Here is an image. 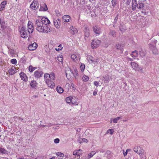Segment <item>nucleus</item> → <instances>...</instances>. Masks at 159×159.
I'll return each instance as SVG.
<instances>
[{"instance_id":"1","label":"nucleus","mask_w":159,"mask_h":159,"mask_svg":"<svg viewBox=\"0 0 159 159\" xmlns=\"http://www.w3.org/2000/svg\"><path fill=\"white\" fill-rule=\"evenodd\" d=\"M35 25L36 30L39 32L48 33L50 31V28L47 25H44L39 19H36Z\"/></svg>"},{"instance_id":"2","label":"nucleus","mask_w":159,"mask_h":159,"mask_svg":"<svg viewBox=\"0 0 159 159\" xmlns=\"http://www.w3.org/2000/svg\"><path fill=\"white\" fill-rule=\"evenodd\" d=\"M100 40L97 39H94L92 42L91 47L93 49L96 48L100 45Z\"/></svg>"},{"instance_id":"3","label":"nucleus","mask_w":159,"mask_h":159,"mask_svg":"<svg viewBox=\"0 0 159 159\" xmlns=\"http://www.w3.org/2000/svg\"><path fill=\"white\" fill-rule=\"evenodd\" d=\"M20 35L21 37L25 38L27 36V33L26 30V28L23 26L19 29Z\"/></svg>"},{"instance_id":"4","label":"nucleus","mask_w":159,"mask_h":159,"mask_svg":"<svg viewBox=\"0 0 159 159\" xmlns=\"http://www.w3.org/2000/svg\"><path fill=\"white\" fill-rule=\"evenodd\" d=\"M39 7V3L37 1H34L30 6V8L32 9L35 10L37 9Z\"/></svg>"},{"instance_id":"5","label":"nucleus","mask_w":159,"mask_h":159,"mask_svg":"<svg viewBox=\"0 0 159 159\" xmlns=\"http://www.w3.org/2000/svg\"><path fill=\"white\" fill-rule=\"evenodd\" d=\"M34 30L33 25L32 22L29 21L28 24V31L29 33H32Z\"/></svg>"},{"instance_id":"6","label":"nucleus","mask_w":159,"mask_h":159,"mask_svg":"<svg viewBox=\"0 0 159 159\" xmlns=\"http://www.w3.org/2000/svg\"><path fill=\"white\" fill-rule=\"evenodd\" d=\"M37 47L38 44L34 42L28 46V49L30 51H34L37 48Z\"/></svg>"},{"instance_id":"7","label":"nucleus","mask_w":159,"mask_h":159,"mask_svg":"<svg viewBox=\"0 0 159 159\" xmlns=\"http://www.w3.org/2000/svg\"><path fill=\"white\" fill-rule=\"evenodd\" d=\"M39 20L41 21V22L44 25H47L49 24L50 23V20L46 17H42L41 18V20L40 18Z\"/></svg>"},{"instance_id":"8","label":"nucleus","mask_w":159,"mask_h":159,"mask_svg":"<svg viewBox=\"0 0 159 159\" xmlns=\"http://www.w3.org/2000/svg\"><path fill=\"white\" fill-rule=\"evenodd\" d=\"M93 29L94 33L96 34L97 36L99 35L101 33L100 28L97 26H95L93 27Z\"/></svg>"},{"instance_id":"9","label":"nucleus","mask_w":159,"mask_h":159,"mask_svg":"<svg viewBox=\"0 0 159 159\" xmlns=\"http://www.w3.org/2000/svg\"><path fill=\"white\" fill-rule=\"evenodd\" d=\"M45 82L48 85V87L51 88H53L55 87V85L54 83L49 79H46Z\"/></svg>"},{"instance_id":"10","label":"nucleus","mask_w":159,"mask_h":159,"mask_svg":"<svg viewBox=\"0 0 159 159\" xmlns=\"http://www.w3.org/2000/svg\"><path fill=\"white\" fill-rule=\"evenodd\" d=\"M68 32L72 34H75L78 33V30L73 26H70L68 30Z\"/></svg>"},{"instance_id":"11","label":"nucleus","mask_w":159,"mask_h":159,"mask_svg":"<svg viewBox=\"0 0 159 159\" xmlns=\"http://www.w3.org/2000/svg\"><path fill=\"white\" fill-rule=\"evenodd\" d=\"M54 25L57 28H60L61 25V20L59 19H55L53 20Z\"/></svg>"},{"instance_id":"12","label":"nucleus","mask_w":159,"mask_h":159,"mask_svg":"<svg viewBox=\"0 0 159 159\" xmlns=\"http://www.w3.org/2000/svg\"><path fill=\"white\" fill-rule=\"evenodd\" d=\"M71 58L74 61L77 62L80 60L78 55L75 54H73L71 55Z\"/></svg>"},{"instance_id":"13","label":"nucleus","mask_w":159,"mask_h":159,"mask_svg":"<svg viewBox=\"0 0 159 159\" xmlns=\"http://www.w3.org/2000/svg\"><path fill=\"white\" fill-rule=\"evenodd\" d=\"M20 77L21 79L25 82H27L28 81V78L26 75L23 72L20 73Z\"/></svg>"},{"instance_id":"14","label":"nucleus","mask_w":159,"mask_h":159,"mask_svg":"<svg viewBox=\"0 0 159 159\" xmlns=\"http://www.w3.org/2000/svg\"><path fill=\"white\" fill-rule=\"evenodd\" d=\"M48 10V7L47 5L45 3H43L40 6V8L39 9V11H46Z\"/></svg>"},{"instance_id":"15","label":"nucleus","mask_w":159,"mask_h":159,"mask_svg":"<svg viewBox=\"0 0 159 159\" xmlns=\"http://www.w3.org/2000/svg\"><path fill=\"white\" fill-rule=\"evenodd\" d=\"M43 72L41 71H36L34 72V75L36 78H39L43 75Z\"/></svg>"},{"instance_id":"16","label":"nucleus","mask_w":159,"mask_h":159,"mask_svg":"<svg viewBox=\"0 0 159 159\" xmlns=\"http://www.w3.org/2000/svg\"><path fill=\"white\" fill-rule=\"evenodd\" d=\"M71 102L72 104H75L76 105H78V99L77 98L74 96H71Z\"/></svg>"},{"instance_id":"17","label":"nucleus","mask_w":159,"mask_h":159,"mask_svg":"<svg viewBox=\"0 0 159 159\" xmlns=\"http://www.w3.org/2000/svg\"><path fill=\"white\" fill-rule=\"evenodd\" d=\"M7 3L6 1L2 2L0 4V11H2L5 8Z\"/></svg>"},{"instance_id":"18","label":"nucleus","mask_w":159,"mask_h":159,"mask_svg":"<svg viewBox=\"0 0 159 159\" xmlns=\"http://www.w3.org/2000/svg\"><path fill=\"white\" fill-rule=\"evenodd\" d=\"M85 36L88 37L90 35L89 30L88 27H86L85 28L84 30Z\"/></svg>"},{"instance_id":"19","label":"nucleus","mask_w":159,"mask_h":159,"mask_svg":"<svg viewBox=\"0 0 159 159\" xmlns=\"http://www.w3.org/2000/svg\"><path fill=\"white\" fill-rule=\"evenodd\" d=\"M62 19L64 22H68L70 21V17L69 15H65L62 17Z\"/></svg>"},{"instance_id":"20","label":"nucleus","mask_w":159,"mask_h":159,"mask_svg":"<svg viewBox=\"0 0 159 159\" xmlns=\"http://www.w3.org/2000/svg\"><path fill=\"white\" fill-rule=\"evenodd\" d=\"M30 85L32 88H35L37 87L38 84L36 81L33 80L31 82Z\"/></svg>"},{"instance_id":"21","label":"nucleus","mask_w":159,"mask_h":159,"mask_svg":"<svg viewBox=\"0 0 159 159\" xmlns=\"http://www.w3.org/2000/svg\"><path fill=\"white\" fill-rule=\"evenodd\" d=\"M15 68L14 67H12L11 68L9 69L8 72L11 75H13L15 74Z\"/></svg>"},{"instance_id":"22","label":"nucleus","mask_w":159,"mask_h":159,"mask_svg":"<svg viewBox=\"0 0 159 159\" xmlns=\"http://www.w3.org/2000/svg\"><path fill=\"white\" fill-rule=\"evenodd\" d=\"M70 72L71 73V75H73L75 78H76L78 76V71L76 69H74V71L72 72H71V70H70Z\"/></svg>"},{"instance_id":"23","label":"nucleus","mask_w":159,"mask_h":159,"mask_svg":"<svg viewBox=\"0 0 159 159\" xmlns=\"http://www.w3.org/2000/svg\"><path fill=\"white\" fill-rule=\"evenodd\" d=\"M132 7H133V10H135V8L136 7L138 6V4H137L136 2V0H132Z\"/></svg>"},{"instance_id":"24","label":"nucleus","mask_w":159,"mask_h":159,"mask_svg":"<svg viewBox=\"0 0 159 159\" xmlns=\"http://www.w3.org/2000/svg\"><path fill=\"white\" fill-rule=\"evenodd\" d=\"M141 156L142 158L145 159L146 158L145 153L144 152V150L143 149L141 150L140 151V157Z\"/></svg>"},{"instance_id":"25","label":"nucleus","mask_w":159,"mask_h":159,"mask_svg":"<svg viewBox=\"0 0 159 159\" xmlns=\"http://www.w3.org/2000/svg\"><path fill=\"white\" fill-rule=\"evenodd\" d=\"M138 52L137 51H133L131 54V56L134 59L138 57Z\"/></svg>"},{"instance_id":"26","label":"nucleus","mask_w":159,"mask_h":159,"mask_svg":"<svg viewBox=\"0 0 159 159\" xmlns=\"http://www.w3.org/2000/svg\"><path fill=\"white\" fill-rule=\"evenodd\" d=\"M81 153V150L80 149L75 150L73 152V155H75L80 156Z\"/></svg>"},{"instance_id":"27","label":"nucleus","mask_w":159,"mask_h":159,"mask_svg":"<svg viewBox=\"0 0 159 159\" xmlns=\"http://www.w3.org/2000/svg\"><path fill=\"white\" fill-rule=\"evenodd\" d=\"M57 91L60 93H61L63 92V89L62 88L59 86H58L57 88Z\"/></svg>"},{"instance_id":"28","label":"nucleus","mask_w":159,"mask_h":159,"mask_svg":"<svg viewBox=\"0 0 159 159\" xmlns=\"http://www.w3.org/2000/svg\"><path fill=\"white\" fill-rule=\"evenodd\" d=\"M103 79L102 80L104 81L105 83H108L110 80V78L109 76H105L103 77Z\"/></svg>"},{"instance_id":"29","label":"nucleus","mask_w":159,"mask_h":159,"mask_svg":"<svg viewBox=\"0 0 159 159\" xmlns=\"http://www.w3.org/2000/svg\"><path fill=\"white\" fill-rule=\"evenodd\" d=\"M49 78L50 79L52 80H54L55 78V74L53 72H52L49 74Z\"/></svg>"},{"instance_id":"30","label":"nucleus","mask_w":159,"mask_h":159,"mask_svg":"<svg viewBox=\"0 0 159 159\" xmlns=\"http://www.w3.org/2000/svg\"><path fill=\"white\" fill-rule=\"evenodd\" d=\"M0 152L1 153H3V154H7L8 152L6 150H5L3 148H2L0 147Z\"/></svg>"},{"instance_id":"31","label":"nucleus","mask_w":159,"mask_h":159,"mask_svg":"<svg viewBox=\"0 0 159 159\" xmlns=\"http://www.w3.org/2000/svg\"><path fill=\"white\" fill-rule=\"evenodd\" d=\"M36 68V67H33L32 66H30L29 67V70L30 72H32Z\"/></svg>"},{"instance_id":"32","label":"nucleus","mask_w":159,"mask_h":159,"mask_svg":"<svg viewBox=\"0 0 159 159\" xmlns=\"http://www.w3.org/2000/svg\"><path fill=\"white\" fill-rule=\"evenodd\" d=\"M131 65L133 69H135L138 66V64L134 62H131Z\"/></svg>"},{"instance_id":"33","label":"nucleus","mask_w":159,"mask_h":159,"mask_svg":"<svg viewBox=\"0 0 159 159\" xmlns=\"http://www.w3.org/2000/svg\"><path fill=\"white\" fill-rule=\"evenodd\" d=\"M96 153V152L95 151H93L91 152L88 155V158H90L92 157Z\"/></svg>"},{"instance_id":"34","label":"nucleus","mask_w":159,"mask_h":159,"mask_svg":"<svg viewBox=\"0 0 159 159\" xmlns=\"http://www.w3.org/2000/svg\"><path fill=\"white\" fill-rule=\"evenodd\" d=\"M83 79L84 81L86 82L89 80V78L87 76L84 75L83 76Z\"/></svg>"},{"instance_id":"35","label":"nucleus","mask_w":159,"mask_h":159,"mask_svg":"<svg viewBox=\"0 0 159 159\" xmlns=\"http://www.w3.org/2000/svg\"><path fill=\"white\" fill-rule=\"evenodd\" d=\"M94 58L92 56H89L88 58V60L90 63H93Z\"/></svg>"},{"instance_id":"36","label":"nucleus","mask_w":159,"mask_h":159,"mask_svg":"<svg viewBox=\"0 0 159 159\" xmlns=\"http://www.w3.org/2000/svg\"><path fill=\"white\" fill-rule=\"evenodd\" d=\"M71 96H70L67 97L66 98V101L68 103H70L71 102Z\"/></svg>"},{"instance_id":"37","label":"nucleus","mask_w":159,"mask_h":159,"mask_svg":"<svg viewBox=\"0 0 159 159\" xmlns=\"http://www.w3.org/2000/svg\"><path fill=\"white\" fill-rule=\"evenodd\" d=\"M58 48H56L55 50L56 51H61L62 50L63 48V47L62 46V45L61 44L59 45L58 46Z\"/></svg>"},{"instance_id":"38","label":"nucleus","mask_w":159,"mask_h":159,"mask_svg":"<svg viewBox=\"0 0 159 159\" xmlns=\"http://www.w3.org/2000/svg\"><path fill=\"white\" fill-rule=\"evenodd\" d=\"M85 68V66L84 64H81L80 66V69L82 71H83Z\"/></svg>"},{"instance_id":"39","label":"nucleus","mask_w":159,"mask_h":159,"mask_svg":"<svg viewBox=\"0 0 159 159\" xmlns=\"http://www.w3.org/2000/svg\"><path fill=\"white\" fill-rule=\"evenodd\" d=\"M49 77V74L48 73H46L45 74H44V81H46V79H49L48 77Z\"/></svg>"},{"instance_id":"40","label":"nucleus","mask_w":159,"mask_h":159,"mask_svg":"<svg viewBox=\"0 0 159 159\" xmlns=\"http://www.w3.org/2000/svg\"><path fill=\"white\" fill-rule=\"evenodd\" d=\"M117 0H112L111 1V4L112 6L114 7L115 6L117 3Z\"/></svg>"},{"instance_id":"41","label":"nucleus","mask_w":159,"mask_h":159,"mask_svg":"<svg viewBox=\"0 0 159 159\" xmlns=\"http://www.w3.org/2000/svg\"><path fill=\"white\" fill-rule=\"evenodd\" d=\"M114 131V130L112 129H109L107 130V133L110 134L112 135L113 134Z\"/></svg>"},{"instance_id":"42","label":"nucleus","mask_w":159,"mask_h":159,"mask_svg":"<svg viewBox=\"0 0 159 159\" xmlns=\"http://www.w3.org/2000/svg\"><path fill=\"white\" fill-rule=\"evenodd\" d=\"M120 118V117H118L116 118L113 119V122L115 123H116L118 122V121L119 120Z\"/></svg>"},{"instance_id":"43","label":"nucleus","mask_w":159,"mask_h":159,"mask_svg":"<svg viewBox=\"0 0 159 159\" xmlns=\"http://www.w3.org/2000/svg\"><path fill=\"white\" fill-rule=\"evenodd\" d=\"M11 62L13 64H16L17 63V61L16 59H13L11 60Z\"/></svg>"},{"instance_id":"44","label":"nucleus","mask_w":159,"mask_h":159,"mask_svg":"<svg viewBox=\"0 0 159 159\" xmlns=\"http://www.w3.org/2000/svg\"><path fill=\"white\" fill-rule=\"evenodd\" d=\"M56 155L62 157H63L64 156V154L60 152H57L56 153Z\"/></svg>"},{"instance_id":"45","label":"nucleus","mask_w":159,"mask_h":159,"mask_svg":"<svg viewBox=\"0 0 159 159\" xmlns=\"http://www.w3.org/2000/svg\"><path fill=\"white\" fill-rule=\"evenodd\" d=\"M141 12L143 15H147L148 13L146 12V11L143 9L141 11Z\"/></svg>"},{"instance_id":"46","label":"nucleus","mask_w":159,"mask_h":159,"mask_svg":"<svg viewBox=\"0 0 159 159\" xmlns=\"http://www.w3.org/2000/svg\"><path fill=\"white\" fill-rule=\"evenodd\" d=\"M70 73H69L68 74L67 73H66V76L68 80H70V79L71 78V75H69Z\"/></svg>"},{"instance_id":"47","label":"nucleus","mask_w":159,"mask_h":159,"mask_svg":"<svg viewBox=\"0 0 159 159\" xmlns=\"http://www.w3.org/2000/svg\"><path fill=\"white\" fill-rule=\"evenodd\" d=\"M94 84L97 87H98L99 85V82L97 81H94L93 82Z\"/></svg>"},{"instance_id":"48","label":"nucleus","mask_w":159,"mask_h":159,"mask_svg":"<svg viewBox=\"0 0 159 159\" xmlns=\"http://www.w3.org/2000/svg\"><path fill=\"white\" fill-rule=\"evenodd\" d=\"M134 152L138 154L139 152L138 147H134Z\"/></svg>"},{"instance_id":"49","label":"nucleus","mask_w":159,"mask_h":159,"mask_svg":"<svg viewBox=\"0 0 159 159\" xmlns=\"http://www.w3.org/2000/svg\"><path fill=\"white\" fill-rule=\"evenodd\" d=\"M54 141L55 143H57L59 142L60 140L59 139L57 138L54 139Z\"/></svg>"},{"instance_id":"50","label":"nucleus","mask_w":159,"mask_h":159,"mask_svg":"<svg viewBox=\"0 0 159 159\" xmlns=\"http://www.w3.org/2000/svg\"><path fill=\"white\" fill-rule=\"evenodd\" d=\"M57 60L61 62L63 61V59L62 57H58Z\"/></svg>"},{"instance_id":"51","label":"nucleus","mask_w":159,"mask_h":159,"mask_svg":"<svg viewBox=\"0 0 159 159\" xmlns=\"http://www.w3.org/2000/svg\"><path fill=\"white\" fill-rule=\"evenodd\" d=\"M121 45L120 44H116V48L117 49H120L121 48Z\"/></svg>"},{"instance_id":"52","label":"nucleus","mask_w":159,"mask_h":159,"mask_svg":"<svg viewBox=\"0 0 159 159\" xmlns=\"http://www.w3.org/2000/svg\"><path fill=\"white\" fill-rule=\"evenodd\" d=\"M110 34L111 35L113 36L114 37L115 36V32L114 31H111L110 33Z\"/></svg>"},{"instance_id":"53","label":"nucleus","mask_w":159,"mask_h":159,"mask_svg":"<svg viewBox=\"0 0 159 159\" xmlns=\"http://www.w3.org/2000/svg\"><path fill=\"white\" fill-rule=\"evenodd\" d=\"M98 62V60L97 57L96 58H94L93 60V63H95L96 62Z\"/></svg>"},{"instance_id":"54","label":"nucleus","mask_w":159,"mask_h":159,"mask_svg":"<svg viewBox=\"0 0 159 159\" xmlns=\"http://www.w3.org/2000/svg\"><path fill=\"white\" fill-rule=\"evenodd\" d=\"M82 141L84 142H86V143H87L88 142V140L86 139H85V138H83L82 139Z\"/></svg>"},{"instance_id":"55","label":"nucleus","mask_w":159,"mask_h":159,"mask_svg":"<svg viewBox=\"0 0 159 159\" xmlns=\"http://www.w3.org/2000/svg\"><path fill=\"white\" fill-rule=\"evenodd\" d=\"M144 7V4L142 3H140V9L143 8Z\"/></svg>"},{"instance_id":"56","label":"nucleus","mask_w":159,"mask_h":159,"mask_svg":"<svg viewBox=\"0 0 159 159\" xmlns=\"http://www.w3.org/2000/svg\"><path fill=\"white\" fill-rule=\"evenodd\" d=\"M123 151L124 152L123 155L124 156H125L127 154L128 152H127L126 151V152H124V150H123Z\"/></svg>"},{"instance_id":"57","label":"nucleus","mask_w":159,"mask_h":159,"mask_svg":"<svg viewBox=\"0 0 159 159\" xmlns=\"http://www.w3.org/2000/svg\"><path fill=\"white\" fill-rule=\"evenodd\" d=\"M35 159H43V157L40 156V157H38Z\"/></svg>"},{"instance_id":"58","label":"nucleus","mask_w":159,"mask_h":159,"mask_svg":"<svg viewBox=\"0 0 159 159\" xmlns=\"http://www.w3.org/2000/svg\"><path fill=\"white\" fill-rule=\"evenodd\" d=\"M80 158V156H77L74 158V159H79Z\"/></svg>"},{"instance_id":"59","label":"nucleus","mask_w":159,"mask_h":159,"mask_svg":"<svg viewBox=\"0 0 159 159\" xmlns=\"http://www.w3.org/2000/svg\"><path fill=\"white\" fill-rule=\"evenodd\" d=\"M53 125V124H51V123H49L48 124V125H47V126L50 127V126H52Z\"/></svg>"},{"instance_id":"60","label":"nucleus","mask_w":159,"mask_h":159,"mask_svg":"<svg viewBox=\"0 0 159 159\" xmlns=\"http://www.w3.org/2000/svg\"><path fill=\"white\" fill-rule=\"evenodd\" d=\"M113 118H111L110 119V123H111L112 122H113Z\"/></svg>"},{"instance_id":"61","label":"nucleus","mask_w":159,"mask_h":159,"mask_svg":"<svg viewBox=\"0 0 159 159\" xmlns=\"http://www.w3.org/2000/svg\"><path fill=\"white\" fill-rule=\"evenodd\" d=\"M113 118H111L110 119V123H111L112 122H113Z\"/></svg>"},{"instance_id":"62","label":"nucleus","mask_w":159,"mask_h":159,"mask_svg":"<svg viewBox=\"0 0 159 159\" xmlns=\"http://www.w3.org/2000/svg\"><path fill=\"white\" fill-rule=\"evenodd\" d=\"M153 49L154 51L156 52L157 51V49L154 47H153Z\"/></svg>"},{"instance_id":"63","label":"nucleus","mask_w":159,"mask_h":159,"mask_svg":"<svg viewBox=\"0 0 159 159\" xmlns=\"http://www.w3.org/2000/svg\"><path fill=\"white\" fill-rule=\"evenodd\" d=\"M97 94V93L96 92H94L93 93V95H96Z\"/></svg>"},{"instance_id":"64","label":"nucleus","mask_w":159,"mask_h":159,"mask_svg":"<svg viewBox=\"0 0 159 159\" xmlns=\"http://www.w3.org/2000/svg\"><path fill=\"white\" fill-rule=\"evenodd\" d=\"M17 159H26V158H25L24 157H19L17 158Z\"/></svg>"}]
</instances>
